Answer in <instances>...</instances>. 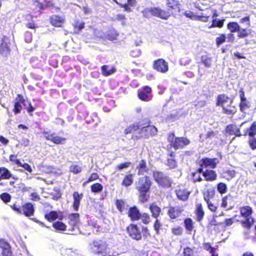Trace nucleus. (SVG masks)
<instances>
[{
  "label": "nucleus",
  "mask_w": 256,
  "mask_h": 256,
  "mask_svg": "<svg viewBox=\"0 0 256 256\" xmlns=\"http://www.w3.org/2000/svg\"><path fill=\"white\" fill-rule=\"evenodd\" d=\"M84 196L83 193L79 194L78 192L75 191L72 194L73 202H72V208L74 211H78V210L80 201L82 200Z\"/></svg>",
  "instance_id": "obj_24"
},
{
  "label": "nucleus",
  "mask_w": 256,
  "mask_h": 256,
  "mask_svg": "<svg viewBox=\"0 0 256 256\" xmlns=\"http://www.w3.org/2000/svg\"><path fill=\"white\" fill-rule=\"evenodd\" d=\"M194 214L196 215V222H200L202 220L205 212L202 204L198 203L196 205V209L194 210Z\"/></svg>",
  "instance_id": "obj_29"
},
{
  "label": "nucleus",
  "mask_w": 256,
  "mask_h": 256,
  "mask_svg": "<svg viewBox=\"0 0 256 256\" xmlns=\"http://www.w3.org/2000/svg\"><path fill=\"white\" fill-rule=\"evenodd\" d=\"M26 102H28V105L27 106H24L26 110L29 114L30 116H32V114H31V112H33L36 110V108L32 106L30 102L26 100Z\"/></svg>",
  "instance_id": "obj_64"
},
{
  "label": "nucleus",
  "mask_w": 256,
  "mask_h": 256,
  "mask_svg": "<svg viewBox=\"0 0 256 256\" xmlns=\"http://www.w3.org/2000/svg\"><path fill=\"white\" fill-rule=\"evenodd\" d=\"M203 176L206 182H214L217 179L218 175L215 170L206 169L203 172Z\"/></svg>",
  "instance_id": "obj_27"
},
{
  "label": "nucleus",
  "mask_w": 256,
  "mask_h": 256,
  "mask_svg": "<svg viewBox=\"0 0 256 256\" xmlns=\"http://www.w3.org/2000/svg\"><path fill=\"white\" fill-rule=\"evenodd\" d=\"M224 19H214L212 20V24L209 26V28H222L223 27L224 24Z\"/></svg>",
  "instance_id": "obj_47"
},
{
  "label": "nucleus",
  "mask_w": 256,
  "mask_h": 256,
  "mask_svg": "<svg viewBox=\"0 0 256 256\" xmlns=\"http://www.w3.org/2000/svg\"><path fill=\"white\" fill-rule=\"evenodd\" d=\"M166 164L169 168L170 169H173L177 166V162L175 158H168Z\"/></svg>",
  "instance_id": "obj_55"
},
{
  "label": "nucleus",
  "mask_w": 256,
  "mask_h": 256,
  "mask_svg": "<svg viewBox=\"0 0 256 256\" xmlns=\"http://www.w3.org/2000/svg\"><path fill=\"white\" fill-rule=\"evenodd\" d=\"M256 134V121L254 122L250 127L246 129L244 135L254 137Z\"/></svg>",
  "instance_id": "obj_38"
},
{
  "label": "nucleus",
  "mask_w": 256,
  "mask_h": 256,
  "mask_svg": "<svg viewBox=\"0 0 256 256\" xmlns=\"http://www.w3.org/2000/svg\"><path fill=\"white\" fill-rule=\"evenodd\" d=\"M200 60L206 67L210 68L212 66V57L210 54L202 56Z\"/></svg>",
  "instance_id": "obj_42"
},
{
  "label": "nucleus",
  "mask_w": 256,
  "mask_h": 256,
  "mask_svg": "<svg viewBox=\"0 0 256 256\" xmlns=\"http://www.w3.org/2000/svg\"><path fill=\"white\" fill-rule=\"evenodd\" d=\"M136 4V0H127V3L123 4V5L120 6V8H124V11L127 12H132V8H130V6H134Z\"/></svg>",
  "instance_id": "obj_41"
},
{
  "label": "nucleus",
  "mask_w": 256,
  "mask_h": 256,
  "mask_svg": "<svg viewBox=\"0 0 256 256\" xmlns=\"http://www.w3.org/2000/svg\"><path fill=\"white\" fill-rule=\"evenodd\" d=\"M68 218L70 221L68 224L72 226L70 231L73 232L75 228H78L80 222V214L78 213H72L68 214Z\"/></svg>",
  "instance_id": "obj_21"
},
{
  "label": "nucleus",
  "mask_w": 256,
  "mask_h": 256,
  "mask_svg": "<svg viewBox=\"0 0 256 256\" xmlns=\"http://www.w3.org/2000/svg\"><path fill=\"white\" fill-rule=\"evenodd\" d=\"M128 216L132 221H136L140 220V213L138 208L134 206L130 207L128 212Z\"/></svg>",
  "instance_id": "obj_23"
},
{
  "label": "nucleus",
  "mask_w": 256,
  "mask_h": 256,
  "mask_svg": "<svg viewBox=\"0 0 256 256\" xmlns=\"http://www.w3.org/2000/svg\"><path fill=\"white\" fill-rule=\"evenodd\" d=\"M152 177L158 185L163 188H168L172 186L171 179L163 172L159 170H154Z\"/></svg>",
  "instance_id": "obj_9"
},
{
  "label": "nucleus",
  "mask_w": 256,
  "mask_h": 256,
  "mask_svg": "<svg viewBox=\"0 0 256 256\" xmlns=\"http://www.w3.org/2000/svg\"><path fill=\"white\" fill-rule=\"evenodd\" d=\"M128 235L132 239L140 240L142 236L147 238L150 236L149 230L146 226H142V230L136 224H130L126 228Z\"/></svg>",
  "instance_id": "obj_3"
},
{
  "label": "nucleus",
  "mask_w": 256,
  "mask_h": 256,
  "mask_svg": "<svg viewBox=\"0 0 256 256\" xmlns=\"http://www.w3.org/2000/svg\"><path fill=\"white\" fill-rule=\"evenodd\" d=\"M167 139L170 145L175 150L183 148L190 143V140L186 137L176 136L174 132L168 134Z\"/></svg>",
  "instance_id": "obj_7"
},
{
  "label": "nucleus",
  "mask_w": 256,
  "mask_h": 256,
  "mask_svg": "<svg viewBox=\"0 0 256 256\" xmlns=\"http://www.w3.org/2000/svg\"><path fill=\"white\" fill-rule=\"evenodd\" d=\"M214 194L215 192L214 190H208L202 192L204 199L206 202H210V200L214 197Z\"/></svg>",
  "instance_id": "obj_39"
},
{
  "label": "nucleus",
  "mask_w": 256,
  "mask_h": 256,
  "mask_svg": "<svg viewBox=\"0 0 256 256\" xmlns=\"http://www.w3.org/2000/svg\"><path fill=\"white\" fill-rule=\"evenodd\" d=\"M184 209L179 206H170L167 211V214L172 220H176L180 218L182 212Z\"/></svg>",
  "instance_id": "obj_15"
},
{
  "label": "nucleus",
  "mask_w": 256,
  "mask_h": 256,
  "mask_svg": "<svg viewBox=\"0 0 256 256\" xmlns=\"http://www.w3.org/2000/svg\"><path fill=\"white\" fill-rule=\"evenodd\" d=\"M237 37L238 38H244L248 36L250 34L249 30L246 28H239V30L237 32Z\"/></svg>",
  "instance_id": "obj_48"
},
{
  "label": "nucleus",
  "mask_w": 256,
  "mask_h": 256,
  "mask_svg": "<svg viewBox=\"0 0 256 256\" xmlns=\"http://www.w3.org/2000/svg\"><path fill=\"white\" fill-rule=\"evenodd\" d=\"M233 100L225 94H221L216 96V105L222 108V112L228 115H233L237 112L236 106L232 105Z\"/></svg>",
  "instance_id": "obj_2"
},
{
  "label": "nucleus",
  "mask_w": 256,
  "mask_h": 256,
  "mask_svg": "<svg viewBox=\"0 0 256 256\" xmlns=\"http://www.w3.org/2000/svg\"><path fill=\"white\" fill-rule=\"evenodd\" d=\"M42 134L46 140L52 142L56 144H63L66 140V138L56 136L54 133L50 134L48 131H44Z\"/></svg>",
  "instance_id": "obj_14"
},
{
  "label": "nucleus",
  "mask_w": 256,
  "mask_h": 256,
  "mask_svg": "<svg viewBox=\"0 0 256 256\" xmlns=\"http://www.w3.org/2000/svg\"><path fill=\"white\" fill-rule=\"evenodd\" d=\"M10 52V48L8 43L4 40L2 39L0 41V54L4 56H7Z\"/></svg>",
  "instance_id": "obj_32"
},
{
  "label": "nucleus",
  "mask_w": 256,
  "mask_h": 256,
  "mask_svg": "<svg viewBox=\"0 0 256 256\" xmlns=\"http://www.w3.org/2000/svg\"><path fill=\"white\" fill-rule=\"evenodd\" d=\"M130 164L131 163L130 162H126L120 164L116 166V169L118 171H120L124 168H128Z\"/></svg>",
  "instance_id": "obj_62"
},
{
  "label": "nucleus",
  "mask_w": 256,
  "mask_h": 256,
  "mask_svg": "<svg viewBox=\"0 0 256 256\" xmlns=\"http://www.w3.org/2000/svg\"><path fill=\"white\" fill-rule=\"evenodd\" d=\"M152 68L158 72L165 74L168 70V64L163 58H158L154 61Z\"/></svg>",
  "instance_id": "obj_11"
},
{
  "label": "nucleus",
  "mask_w": 256,
  "mask_h": 256,
  "mask_svg": "<svg viewBox=\"0 0 256 256\" xmlns=\"http://www.w3.org/2000/svg\"><path fill=\"white\" fill-rule=\"evenodd\" d=\"M166 5V10L170 16H175L180 12V4L176 0H167Z\"/></svg>",
  "instance_id": "obj_10"
},
{
  "label": "nucleus",
  "mask_w": 256,
  "mask_h": 256,
  "mask_svg": "<svg viewBox=\"0 0 256 256\" xmlns=\"http://www.w3.org/2000/svg\"><path fill=\"white\" fill-rule=\"evenodd\" d=\"M12 177V174L6 168L2 167L0 174V180H8Z\"/></svg>",
  "instance_id": "obj_44"
},
{
  "label": "nucleus",
  "mask_w": 256,
  "mask_h": 256,
  "mask_svg": "<svg viewBox=\"0 0 256 256\" xmlns=\"http://www.w3.org/2000/svg\"><path fill=\"white\" fill-rule=\"evenodd\" d=\"M162 224L158 218H155V220L154 223L153 227L156 234H159L160 228Z\"/></svg>",
  "instance_id": "obj_59"
},
{
  "label": "nucleus",
  "mask_w": 256,
  "mask_h": 256,
  "mask_svg": "<svg viewBox=\"0 0 256 256\" xmlns=\"http://www.w3.org/2000/svg\"><path fill=\"white\" fill-rule=\"evenodd\" d=\"M177 198L180 200L186 202L188 200L191 192L184 187L179 188L175 190Z\"/></svg>",
  "instance_id": "obj_20"
},
{
  "label": "nucleus",
  "mask_w": 256,
  "mask_h": 256,
  "mask_svg": "<svg viewBox=\"0 0 256 256\" xmlns=\"http://www.w3.org/2000/svg\"><path fill=\"white\" fill-rule=\"evenodd\" d=\"M226 40V36L224 34H220L216 38V44L218 47L224 43Z\"/></svg>",
  "instance_id": "obj_54"
},
{
  "label": "nucleus",
  "mask_w": 256,
  "mask_h": 256,
  "mask_svg": "<svg viewBox=\"0 0 256 256\" xmlns=\"http://www.w3.org/2000/svg\"><path fill=\"white\" fill-rule=\"evenodd\" d=\"M134 174H126L122 178L121 182V185L122 186L128 188L134 182Z\"/></svg>",
  "instance_id": "obj_33"
},
{
  "label": "nucleus",
  "mask_w": 256,
  "mask_h": 256,
  "mask_svg": "<svg viewBox=\"0 0 256 256\" xmlns=\"http://www.w3.org/2000/svg\"><path fill=\"white\" fill-rule=\"evenodd\" d=\"M140 220H141L142 222L144 224H148L152 222L150 216L148 213L144 212L140 214Z\"/></svg>",
  "instance_id": "obj_50"
},
{
  "label": "nucleus",
  "mask_w": 256,
  "mask_h": 256,
  "mask_svg": "<svg viewBox=\"0 0 256 256\" xmlns=\"http://www.w3.org/2000/svg\"><path fill=\"white\" fill-rule=\"evenodd\" d=\"M154 7L150 8H146L144 9L142 12L144 18H148L150 16H154Z\"/></svg>",
  "instance_id": "obj_52"
},
{
  "label": "nucleus",
  "mask_w": 256,
  "mask_h": 256,
  "mask_svg": "<svg viewBox=\"0 0 256 256\" xmlns=\"http://www.w3.org/2000/svg\"><path fill=\"white\" fill-rule=\"evenodd\" d=\"M10 207L16 213L27 217L33 216L34 214V206L30 202H26L20 205L18 202H16L11 204Z\"/></svg>",
  "instance_id": "obj_6"
},
{
  "label": "nucleus",
  "mask_w": 256,
  "mask_h": 256,
  "mask_svg": "<svg viewBox=\"0 0 256 256\" xmlns=\"http://www.w3.org/2000/svg\"><path fill=\"white\" fill-rule=\"evenodd\" d=\"M220 225V224L216 220L214 216L208 219V222L206 225V228L208 229H212L214 226H218Z\"/></svg>",
  "instance_id": "obj_51"
},
{
  "label": "nucleus",
  "mask_w": 256,
  "mask_h": 256,
  "mask_svg": "<svg viewBox=\"0 0 256 256\" xmlns=\"http://www.w3.org/2000/svg\"><path fill=\"white\" fill-rule=\"evenodd\" d=\"M136 169L138 170V176L144 175V173L148 172V169L147 167L146 160H140L136 166Z\"/></svg>",
  "instance_id": "obj_34"
},
{
  "label": "nucleus",
  "mask_w": 256,
  "mask_h": 256,
  "mask_svg": "<svg viewBox=\"0 0 256 256\" xmlns=\"http://www.w3.org/2000/svg\"><path fill=\"white\" fill-rule=\"evenodd\" d=\"M223 173L224 174L223 178L228 181L230 180L232 178H234L236 175V172L234 170H228L224 172Z\"/></svg>",
  "instance_id": "obj_46"
},
{
  "label": "nucleus",
  "mask_w": 256,
  "mask_h": 256,
  "mask_svg": "<svg viewBox=\"0 0 256 256\" xmlns=\"http://www.w3.org/2000/svg\"><path fill=\"white\" fill-rule=\"evenodd\" d=\"M226 132L230 135H235L236 136H240L242 134L240 132V128L235 124H229L226 126Z\"/></svg>",
  "instance_id": "obj_31"
},
{
  "label": "nucleus",
  "mask_w": 256,
  "mask_h": 256,
  "mask_svg": "<svg viewBox=\"0 0 256 256\" xmlns=\"http://www.w3.org/2000/svg\"><path fill=\"white\" fill-rule=\"evenodd\" d=\"M240 215L244 218V220L240 222L242 228L246 230H250L254 222V219L252 216L253 213L252 208L249 206H244L240 208Z\"/></svg>",
  "instance_id": "obj_4"
},
{
  "label": "nucleus",
  "mask_w": 256,
  "mask_h": 256,
  "mask_svg": "<svg viewBox=\"0 0 256 256\" xmlns=\"http://www.w3.org/2000/svg\"><path fill=\"white\" fill-rule=\"evenodd\" d=\"M157 128L152 125H148L140 128L138 134H134L132 136V138L136 140L142 138L148 139L157 134Z\"/></svg>",
  "instance_id": "obj_8"
},
{
  "label": "nucleus",
  "mask_w": 256,
  "mask_h": 256,
  "mask_svg": "<svg viewBox=\"0 0 256 256\" xmlns=\"http://www.w3.org/2000/svg\"><path fill=\"white\" fill-rule=\"evenodd\" d=\"M44 218L48 222H54L56 219L62 220L64 218V216L61 212L51 210L49 212L46 213Z\"/></svg>",
  "instance_id": "obj_19"
},
{
  "label": "nucleus",
  "mask_w": 256,
  "mask_h": 256,
  "mask_svg": "<svg viewBox=\"0 0 256 256\" xmlns=\"http://www.w3.org/2000/svg\"><path fill=\"white\" fill-rule=\"evenodd\" d=\"M250 147L252 150L256 149V138L254 136L251 137L248 140Z\"/></svg>",
  "instance_id": "obj_63"
},
{
  "label": "nucleus",
  "mask_w": 256,
  "mask_h": 256,
  "mask_svg": "<svg viewBox=\"0 0 256 256\" xmlns=\"http://www.w3.org/2000/svg\"><path fill=\"white\" fill-rule=\"evenodd\" d=\"M115 204L118 210L122 213L125 210L126 202L122 199H117L115 200Z\"/></svg>",
  "instance_id": "obj_45"
},
{
  "label": "nucleus",
  "mask_w": 256,
  "mask_h": 256,
  "mask_svg": "<svg viewBox=\"0 0 256 256\" xmlns=\"http://www.w3.org/2000/svg\"><path fill=\"white\" fill-rule=\"evenodd\" d=\"M240 26L236 22H230L227 24V28L232 33H234L239 30Z\"/></svg>",
  "instance_id": "obj_40"
},
{
  "label": "nucleus",
  "mask_w": 256,
  "mask_h": 256,
  "mask_svg": "<svg viewBox=\"0 0 256 256\" xmlns=\"http://www.w3.org/2000/svg\"><path fill=\"white\" fill-rule=\"evenodd\" d=\"M96 252L103 256H114L116 252L113 248L114 245L110 242L99 240L94 242Z\"/></svg>",
  "instance_id": "obj_5"
},
{
  "label": "nucleus",
  "mask_w": 256,
  "mask_h": 256,
  "mask_svg": "<svg viewBox=\"0 0 256 256\" xmlns=\"http://www.w3.org/2000/svg\"><path fill=\"white\" fill-rule=\"evenodd\" d=\"M152 89L148 86H145L138 91V96L140 100L144 102L150 101L152 98Z\"/></svg>",
  "instance_id": "obj_12"
},
{
  "label": "nucleus",
  "mask_w": 256,
  "mask_h": 256,
  "mask_svg": "<svg viewBox=\"0 0 256 256\" xmlns=\"http://www.w3.org/2000/svg\"><path fill=\"white\" fill-rule=\"evenodd\" d=\"M82 170V168L78 164H72L70 167V171L75 174L80 173Z\"/></svg>",
  "instance_id": "obj_58"
},
{
  "label": "nucleus",
  "mask_w": 256,
  "mask_h": 256,
  "mask_svg": "<svg viewBox=\"0 0 256 256\" xmlns=\"http://www.w3.org/2000/svg\"><path fill=\"white\" fill-rule=\"evenodd\" d=\"M65 19L64 17L58 14H54L50 16V24L56 28H60L64 24Z\"/></svg>",
  "instance_id": "obj_22"
},
{
  "label": "nucleus",
  "mask_w": 256,
  "mask_h": 256,
  "mask_svg": "<svg viewBox=\"0 0 256 256\" xmlns=\"http://www.w3.org/2000/svg\"><path fill=\"white\" fill-rule=\"evenodd\" d=\"M152 185V182L148 176L139 178L136 188L138 192V200L142 203L148 201L150 196L149 192Z\"/></svg>",
  "instance_id": "obj_1"
},
{
  "label": "nucleus",
  "mask_w": 256,
  "mask_h": 256,
  "mask_svg": "<svg viewBox=\"0 0 256 256\" xmlns=\"http://www.w3.org/2000/svg\"><path fill=\"white\" fill-rule=\"evenodd\" d=\"M233 197L230 194H227L222 198L220 206L223 208L231 209L233 208Z\"/></svg>",
  "instance_id": "obj_28"
},
{
  "label": "nucleus",
  "mask_w": 256,
  "mask_h": 256,
  "mask_svg": "<svg viewBox=\"0 0 256 256\" xmlns=\"http://www.w3.org/2000/svg\"><path fill=\"white\" fill-rule=\"evenodd\" d=\"M238 95L240 99V102L238 104L240 110L242 112H245L246 110L250 108V103L246 98L245 92L242 88H240L239 90Z\"/></svg>",
  "instance_id": "obj_13"
},
{
  "label": "nucleus",
  "mask_w": 256,
  "mask_h": 256,
  "mask_svg": "<svg viewBox=\"0 0 256 256\" xmlns=\"http://www.w3.org/2000/svg\"><path fill=\"white\" fill-rule=\"evenodd\" d=\"M218 192L220 194H226L228 191V186L226 184L220 182L216 185Z\"/></svg>",
  "instance_id": "obj_49"
},
{
  "label": "nucleus",
  "mask_w": 256,
  "mask_h": 256,
  "mask_svg": "<svg viewBox=\"0 0 256 256\" xmlns=\"http://www.w3.org/2000/svg\"><path fill=\"white\" fill-rule=\"evenodd\" d=\"M1 200L5 203L10 202L11 200V196L8 192H3L0 195Z\"/></svg>",
  "instance_id": "obj_61"
},
{
  "label": "nucleus",
  "mask_w": 256,
  "mask_h": 256,
  "mask_svg": "<svg viewBox=\"0 0 256 256\" xmlns=\"http://www.w3.org/2000/svg\"><path fill=\"white\" fill-rule=\"evenodd\" d=\"M149 210L151 213V216L154 218H158L162 212L161 208L156 202H152L149 205Z\"/></svg>",
  "instance_id": "obj_30"
},
{
  "label": "nucleus",
  "mask_w": 256,
  "mask_h": 256,
  "mask_svg": "<svg viewBox=\"0 0 256 256\" xmlns=\"http://www.w3.org/2000/svg\"><path fill=\"white\" fill-rule=\"evenodd\" d=\"M101 71L103 76H107L114 74L116 71V69L114 66L108 68V66L103 65L101 66Z\"/></svg>",
  "instance_id": "obj_37"
},
{
  "label": "nucleus",
  "mask_w": 256,
  "mask_h": 256,
  "mask_svg": "<svg viewBox=\"0 0 256 256\" xmlns=\"http://www.w3.org/2000/svg\"><path fill=\"white\" fill-rule=\"evenodd\" d=\"M99 178V175L96 172H92L90 174L88 178L82 184V186H84L87 184L92 182L98 180Z\"/></svg>",
  "instance_id": "obj_53"
},
{
  "label": "nucleus",
  "mask_w": 256,
  "mask_h": 256,
  "mask_svg": "<svg viewBox=\"0 0 256 256\" xmlns=\"http://www.w3.org/2000/svg\"><path fill=\"white\" fill-rule=\"evenodd\" d=\"M154 16L162 20H167L170 16L166 9H162L160 7H154Z\"/></svg>",
  "instance_id": "obj_25"
},
{
  "label": "nucleus",
  "mask_w": 256,
  "mask_h": 256,
  "mask_svg": "<svg viewBox=\"0 0 256 256\" xmlns=\"http://www.w3.org/2000/svg\"><path fill=\"white\" fill-rule=\"evenodd\" d=\"M0 248L2 256H12V246L4 238H0Z\"/></svg>",
  "instance_id": "obj_18"
},
{
  "label": "nucleus",
  "mask_w": 256,
  "mask_h": 256,
  "mask_svg": "<svg viewBox=\"0 0 256 256\" xmlns=\"http://www.w3.org/2000/svg\"><path fill=\"white\" fill-rule=\"evenodd\" d=\"M183 228L180 226L173 227L171 228V232L174 236H180L183 233Z\"/></svg>",
  "instance_id": "obj_56"
},
{
  "label": "nucleus",
  "mask_w": 256,
  "mask_h": 256,
  "mask_svg": "<svg viewBox=\"0 0 256 256\" xmlns=\"http://www.w3.org/2000/svg\"><path fill=\"white\" fill-rule=\"evenodd\" d=\"M185 229L187 232L190 233L194 228V222L191 218H187L184 220Z\"/></svg>",
  "instance_id": "obj_35"
},
{
  "label": "nucleus",
  "mask_w": 256,
  "mask_h": 256,
  "mask_svg": "<svg viewBox=\"0 0 256 256\" xmlns=\"http://www.w3.org/2000/svg\"><path fill=\"white\" fill-rule=\"evenodd\" d=\"M140 126L138 122H134L132 124L128 126L124 130V134L126 135L130 134H138V131L140 130Z\"/></svg>",
  "instance_id": "obj_26"
},
{
  "label": "nucleus",
  "mask_w": 256,
  "mask_h": 256,
  "mask_svg": "<svg viewBox=\"0 0 256 256\" xmlns=\"http://www.w3.org/2000/svg\"><path fill=\"white\" fill-rule=\"evenodd\" d=\"M9 160L13 164L16 165L18 166H20V161L19 159L17 158L16 155L14 154H10Z\"/></svg>",
  "instance_id": "obj_60"
},
{
  "label": "nucleus",
  "mask_w": 256,
  "mask_h": 256,
  "mask_svg": "<svg viewBox=\"0 0 256 256\" xmlns=\"http://www.w3.org/2000/svg\"><path fill=\"white\" fill-rule=\"evenodd\" d=\"M52 227L54 228L56 231L61 232L65 231L66 229V224L62 222L56 221L52 223Z\"/></svg>",
  "instance_id": "obj_36"
},
{
  "label": "nucleus",
  "mask_w": 256,
  "mask_h": 256,
  "mask_svg": "<svg viewBox=\"0 0 256 256\" xmlns=\"http://www.w3.org/2000/svg\"><path fill=\"white\" fill-rule=\"evenodd\" d=\"M22 104L24 106H26V100L22 94H18L16 98V102H14L12 110L15 114H20L22 111Z\"/></svg>",
  "instance_id": "obj_17"
},
{
  "label": "nucleus",
  "mask_w": 256,
  "mask_h": 256,
  "mask_svg": "<svg viewBox=\"0 0 256 256\" xmlns=\"http://www.w3.org/2000/svg\"><path fill=\"white\" fill-rule=\"evenodd\" d=\"M182 256H194V248L189 246H186L183 248Z\"/></svg>",
  "instance_id": "obj_57"
},
{
  "label": "nucleus",
  "mask_w": 256,
  "mask_h": 256,
  "mask_svg": "<svg viewBox=\"0 0 256 256\" xmlns=\"http://www.w3.org/2000/svg\"><path fill=\"white\" fill-rule=\"evenodd\" d=\"M103 186L99 182H95L90 186V191L95 194H98L103 190Z\"/></svg>",
  "instance_id": "obj_43"
},
{
  "label": "nucleus",
  "mask_w": 256,
  "mask_h": 256,
  "mask_svg": "<svg viewBox=\"0 0 256 256\" xmlns=\"http://www.w3.org/2000/svg\"><path fill=\"white\" fill-rule=\"evenodd\" d=\"M218 162V160L216 158H204L198 162V164L200 166H204L205 168L210 167L212 168H215Z\"/></svg>",
  "instance_id": "obj_16"
}]
</instances>
